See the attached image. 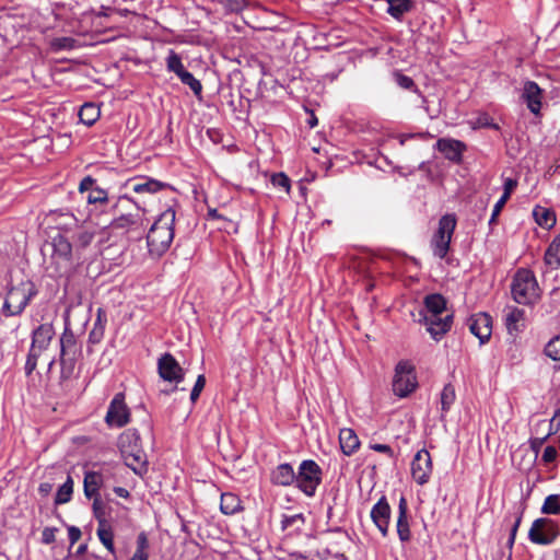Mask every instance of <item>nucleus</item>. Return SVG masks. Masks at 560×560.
Instances as JSON below:
<instances>
[{
	"label": "nucleus",
	"instance_id": "9b49d317",
	"mask_svg": "<svg viewBox=\"0 0 560 560\" xmlns=\"http://www.w3.org/2000/svg\"><path fill=\"white\" fill-rule=\"evenodd\" d=\"M165 62L167 71L175 73L180 82L189 86L194 95L200 100L202 97V84L191 72L186 70L180 56L175 50L171 49Z\"/></svg>",
	"mask_w": 560,
	"mask_h": 560
},
{
	"label": "nucleus",
	"instance_id": "e2e57ef3",
	"mask_svg": "<svg viewBox=\"0 0 560 560\" xmlns=\"http://www.w3.org/2000/svg\"><path fill=\"white\" fill-rule=\"evenodd\" d=\"M207 137L215 144L220 143L222 141V132L217 129V128H208L207 131Z\"/></svg>",
	"mask_w": 560,
	"mask_h": 560
},
{
	"label": "nucleus",
	"instance_id": "7c9ffc66",
	"mask_svg": "<svg viewBox=\"0 0 560 560\" xmlns=\"http://www.w3.org/2000/svg\"><path fill=\"white\" fill-rule=\"evenodd\" d=\"M535 222L542 229L550 230L557 222L556 213L548 208L536 206L533 210Z\"/></svg>",
	"mask_w": 560,
	"mask_h": 560
},
{
	"label": "nucleus",
	"instance_id": "58836bf2",
	"mask_svg": "<svg viewBox=\"0 0 560 560\" xmlns=\"http://www.w3.org/2000/svg\"><path fill=\"white\" fill-rule=\"evenodd\" d=\"M84 198L89 205L95 206L96 209L108 203L109 200L108 191L98 186L89 191V194L84 196Z\"/></svg>",
	"mask_w": 560,
	"mask_h": 560
},
{
	"label": "nucleus",
	"instance_id": "69168bd1",
	"mask_svg": "<svg viewBox=\"0 0 560 560\" xmlns=\"http://www.w3.org/2000/svg\"><path fill=\"white\" fill-rule=\"evenodd\" d=\"M521 522H522V512L518 513V515L516 516L512 527H511V530H510V536L515 538L516 537V533H517V529L521 525Z\"/></svg>",
	"mask_w": 560,
	"mask_h": 560
},
{
	"label": "nucleus",
	"instance_id": "13d9d810",
	"mask_svg": "<svg viewBox=\"0 0 560 560\" xmlns=\"http://www.w3.org/2000/svg\"><path fill=\"white\" fill-rule=\"evenodd\" d=\"M558 452L555 446L548 445L542 453V462L545 464H550L556 460Z\"/></svg>",
	"mask_w": 560,
	"mask_h": 560
},
{
	"label": "nucleus",
	"instance_id": "a878e982",
	"mask_svg": "<svg viewBox=\"0 0 560 560\" xmlns=\"http://www.w3.org/2000/svg\"><path fill=\"white\" fill-rule=\"evenodd\" d=\"M107 325V314L103 307H98L96 310V318L94 320L93 327L89 332L88 343L89 345H98L105 335V328Z\"/></svg>",
	"mask_w": 560,
	"mask_h": 560
},
{
	"label": "nucleus",
	"instance_id": "9d476101",
	"mask_svg": "<svg viewBox=\"0 0 560 560\" xmlns=\"http://www.w3.org/2000/svg\"><path fill=\"white\" fill-rule=\"evenodd\" d=\"M457 219L454 213H446L439 220V226L431 240L433 255L440 259L445 258L450 250L452 236L456 229Z\"/></svg>",
	"mask_w": 560,
	"mask_h": 560
},
{
	"label": "nucleus",
	"instance_id": "473e14b6",
	"mask_svg": "<svg viewBox=\"0 0 560 560\" xmlns=\"http://www.w3.org/2000/svg\"><path fill=\"white\" fill-rule=\"evenodd\" d=\"M240 498L232 493L225 492L221 494L220 510L225 515H233L242 510Z\"/></svg>",
	"mask_w": 560,
	"mask_h": 560
},
{
	"label": "nucleus",
	"instance_id": "6ab92c4d",
	"mask_svg": "<svg viewBox=\"0 0 560 560\" xmlns=\"http://www.w3.org/2000/svg\"><path fill=\"white\" fill-rule=\"evenodd\" d=\"M470 332L480 343H486L492 334V317L483 312L471 315L467 320Z\"/></svg>",
	"mask_w": 560,
	"mask_h": 560
},
{
	"label": "nucleus",
	"instance_id": "864d4df0",
	"mask_svg": "<svg viewBox=\"0 0 560 560\" xmlns=\"http://www.w3.org/2000/svg\"><path fill=\"white\" fill-rule=\"evenodd\" d=\"M508 202V200L503 199L500 197V199L495 202L494 207H493V210H492V213H491V217H490V220H489V225H493L497 223V219L499 217V214L501 213L503 207L505 206V203Z\"/></svg>",
	"mask_w": 560,
	"mask_h": 560
},
{
	"label": "nucleus",
	"instance_id": "774afa93",
	"mask_svg": "<svg viewBox=\"0 0 560 560\" xmlns=\"http://www.w3.org/2000/svg\"><path fill=\"white\" fill-rule=\"evenodd\" d=\"M114 492L118 497L124 498V499H128L130 497L129 491L126 488H122V487H115L114 488Z\"/></svg>",
	"mask_w": 560,
	"mask_h": 560
},
{
	"label": "nucleus",
	"instance_id": "09e8293b",
	"mask_svg": "<svg viewBox=\"0 0 560 560\" xmlns=\"http://www.w3.org/2000/svg\"><path fill=\"white\" fill-rule=\"evenodd\" d=\"M77 40L72 37H57L51 40V48L55 51L71 50L75 48Z\"/></svg>",
	"mask_w": 560,
	"mask_h": 560
},
{
	"label": "nucleus",
	"instance_id": "72a5a7b5",
	"mask_svg": "<svg viewBox=\"0 0 560 560\" xmlns=\"http://www.w3.org/2000/svg\"><path fill=\"white\" fill-rule=\"evenodd\" d=\"M96 535L102 545L108 550V552L115 556L116 549L114 545V530L110 524H100L96 529Z\"/></svg>",
	"mask_w": 560,
	"mask_h": 560
},
{
	"label": "nucleus",
	"instance_id": "20e7f679",
	"mask_svg": "<svg viewBox=\"0 0 560 560\" xmlns=\"http://www.w3.org/2000/svg\"><path fill=\"white\" fill-rule=\"evenodd\" d=\"M60 353V384L66 385L74 377L78 360L82 355V347L73 332L68 318L65 320V328L59 338Z\"/></svg>",
	"mask_w": 560,
	"mask_h": 560
},
{
	"label": "nucleus",
	"instance_id": "f8f14e48",
	"mask_svg": "<svg viewBox=\"0 0 560 560\" xmlns=\"http://www.w3.org/2000/svg\"><path fill=\"white\" fill-rule=\"evenodd\" d=\"M130 409L125 401V393L115 394L105 416V422L110 428H122L130 422Z\"/></svg>",
	"mask_w": 560,
	"mask_h": 560
},
{
	"label": "nucleus",
	"instance_id": "a19ab883",
	"mask_svg": "<svg viewBox=\"0 0 560 560\" xmlns=\"http://www.w3.org/2000/svg\"><path fill=\"white\" fill-rule=\"evenodd\" d=\"M560 307V288H555L549 293V298L547 301H545L540 310L542 311L544 315H551L556 311H558Z\"/></svg>",
	"mask_w": 560,
	"mask_h": 560
},
{
	"label": "nucleus",
	"instance_id": "5fc2aeb1",
	"mask_svg": "<svg viewBox=\"0 0 560 560\" xmlns=\"http://www.w3.org/2000/svg\"><path fill=\"white\" fill-rule=\"evenodd\" d=\"M56 532L55 527H45L42 532V542L45 545H50L56 540Z\"/></svg>",
	"mask_w": 560,
	"mask_h": 560
},
{
	"label": "nucleus",
	"instance_id": "c756f323",
	"mask_svg": "<svg viewBox=\"0 0 560 560\" xmlns=\"http://www.w3.org/2000/svg\"><path fill=\"white\" fill-rule=\"evenodd\" d=\"M388 8L386 12L397 21H402L406 13H409L415 9V2L412 0H388Z\"/></svg>",
	"mask_w": 560,
	"mask_h": 560
},
{
	"label": "nucleus",
	"instance_id": "f3484780",
	"mask_svg": "<svg viewBox=\"0 0 560 560\" xmlns=\"http://www.w3.org/2000/svg\"><path fill=\"white\" fill-rule=\"evenodd\" d=\"M435 148L447 161L454 164L463 162L464 152L467 150L465 142L453 138H440L435 143Z\"/></svg>",
	"mask_w": 560,
	"mask_h": 560
},
{
	"label": "nucleus",
	"instance_id": "6e6d98bb",
	"mask_svg": "<svg viewBox=\"0 0 560 560\" xmlns=\"http://www.w3.org/2000/svg\"><path fill=\"white\" fill-rule=\"evenodd\" d=\"M516 186H517L516 179L505 178L504 185H503L504 191H503V195L501 196V198L509 200L511 197V194L516 188Z\"/></svg>",
	"mask_w": 560,
	"mask_h": 560
},
{
	"label": "nucleus",
	"instance_id": "4c0bfd02",
	"mask_svg": "<svg viewBox=\"0 0 560 560\" xmlns=\"http://www.w3.org/2000/svg\"><path fill=\"white\" fill-rule=\"evenodd\" d=\"M456 399L455 387L452 384H446L441 392V418H444L445 415L451 410Z\"/></svg>",
	"mask_w": 560,
	"mask_h": 560
},
{
	"label": "nucleus",
	"instance_id": "1a4fd4ad",
	"mask_svg": "<svg viewBox=\"0 0 560 560\" xmlns=\"http://www.w3.org/2000/svg\"><path fill=\"white\" fill-rule=\"evenodd\" d=\"M295 476L294 486L306 497L312 498L323 481V469L315 460L304 459L300 464Z\"/></svg>",
	"mask_w": 560,
	"mask_h": 560
},
{
	"label": "nucleus",
	"instance_id": "c9c22d12",
	"mask_svg": "<svg viewBox=\"0 0 560 560\" xmlns=\"http://www.w3.org/2000/svg\"><path fill=\"white\" fill-rule=\"evenodd\" d=\"M305 525V516L303 513H298L293 515L283 514L281 518V529L288 530L292 529L293 533H301L303 526Z\"/></svg>",
	"mask_w": 560,
	"mask_h": 560
},
{
	"label": "nucleus",
	"instance_id": "412c9836",
	"mask_svg": "<svg viewBox=\"0 0 560 560\" xmlns=\"http://www.w3.org/2000/svg\"><path fill=\"white\" fill-rule=\"evenodd\" d=\"M544 98V90L535 82L527 80L523 84L522 100L534 115H539Z\"/></svg>",
	"mask_w": 560,
	"mask_h": 560
},
{
	"label": "nucleus",
	"instance_id": "4468645a",
	"mask_svg": "<svg viewBox=\"0 0 560 560\" xmlns=\"http://www.w3.org/2000/svg\"><path fill=\"white\" fill-rule=\"evenodd\" d=\"M158 372L162 380L175 383H182L185 378V371L179 365L173 354L166 352L158 360Z\"/></svg>",
	"mask_w": 560,
	"mask_h": 560
},
{
	"label": "nucleus",
	"instance_id": "b1692460",
	"mask_svg": "<svg viewBox=\"0 0 560 560\" xmlns=\"http://www.w3.org/2000/svg\"><path fill=\"white\" fill-rule=\"evenodd\" d=\"M296 476L291 464L283 463L271 470L270 481L275 486L289 487L295 483Z\"/></svg>",
	"mask_w": 560,
	"mask_h": 560
},
{
	"label": "nucleus",
	"instance_id": "e433bc0d",
	"mask_svg": "<svg viewBox=\"0 0 560 560\" xmlns=\"http://www.w3.org/2000/svg\"><path fill=\"white\" fill-rule=\"evenodd\" d=\"M393 78L395 83L399 88L418 94L425 102V97L423 96V94L421 93V91L419 90V88L417 86L416 82L411 77H408L400 71H394Z\"/></svg>",
	"mask_w": 560,
	"mask_h": 560
},
{
	"label": "nucleus",
	"instance_id": "0eeeda50",
	"mask_svg": "<svg viewBox=\"0 0 560 560\" xmlns=\"http://www.w3.org/2000/svg\"><path fill=\"white\" fill-rule=\"evenodd\" d=\"M55 336V328L50 323H44L33 329L31 338V347L25 362V374L30 376L37 366L39 357L45 352Z\"/></svg>",
	"mask_w": 560,
	"mask_h": 560
},
{
	"label": "nucleus",
	"instance_id": "ea45409f",
	"mask_svg": "<svg viewBox=\"0 0 560 560\" xmlns=\"http://www.w3.org/2000/svg\"><path fill=\"white\" fill-rule=\"evenodd\" d=\"M73 493V480L71 476L67 477V480L58 488L56 497H55V504H65L68 503Z\"/></svg>",
	"mask_w": 560,
	"mask_h": 560
},
{
	"label": "nucleus",
	"instance_id": "7ed1b4c3",
	"mask_svg": "<svg viewBox=\"0 0 560 560\" xmlns=\"http://www.w3.org/2000/svg\"><path fill=\"white\" fill-rule=\"evenodd\" d=\"M176 212L172 207L163 211L147 233V245L151 256L161 257L171 247L175 231Z\"/></svg>",
	"mask_w": 560,
	"mask_h": 560
},
{
	"label": "nucleus",
	"instance_id": "39448f33",
	"mask_svg": "<svg viewBox=\"0 0 560 560\" xmlns=\"http://www.w3.org/2000/svg\"><path fill=\"white\" fill-rule=\"evenodd\" d=\"M512 299L521 305L533 306L541 296L535 273L527 268L515 271L511 282Z\"/></svg>",
	"mask_w": 560,
	"mask_h": 560
},
{
	"label": "nucleus",
	"instance_id": "cd10ccee",
	"mask_svg": "<svg viewBox=\"0 0 560 560\" xmlns=\"http://www.w3.org/2000/svg\"><path fill=\"white\" fill-rule=\"evenodd\" d=\"M339 443L342 453L350 456L357 452L360 446L359 438L352 429L343 428L339 432Z\"/></svg>",
	"mask_w": 560,
	"mask_h": 560
},
{
	"label": "nucleus",
	"instance_id": "6e6552de",
	"mask_svg": "<svg viewBox=\"0 0 560 560\" xmlns=\"http://www.w3.org/2000/svg\"><path fill=\"white\" fill-rule=\"evenodd\" d=\"M418 378L415 365L408 360L399 361L394 370L392 388L399 398L410 396L418 388Z\"/></svg>",
	"mask_w": 560,
	"mask_h": 560
},
{
	"label": "nucleus",
	"instance_id": "bf43d9fd",
	"mask_svg": "<svg viewBox=\"0 0 560 560\" xmlns=\"http://www.w3.org/2000/svg\"><path fill=\"white\" fill-rule=\"evenodd\" d=\"M431 135L429 132H419V133H404V135H400L399 136V143L401 145H404L406 143L407 140L409 139H415V138H419V139H428L430 138Z\"/></svg>",
	"mask_w": 560,
	"mask_h": 560
},
{
	"label": "nucleus",
	"instance_id": "4be33fe9",
	"mask_svg": "<svg viewBox=\"0 0 560 560\" xmlns=\"http://www.w3.org/2000/svg\"><path fill=\"white\" fill-rule=\"evenodd\" d=\"M407 499L401 495L398 502V515L396 521V530L400 542L406 544L411 540V530L408 514Z\"/></svg>",
	"mask_w": 560,
	"mask_h": 560
},
{
	"label": "nucleus",
	"instance_id": "de8ad7c7",
	"mask_svg": "<svg viewBox=\"0 0 560 560\" xmlns=\"http://www.w3.org/2000/svg\"><path fill=\"white\" fill-rule=\"evenodd\" d=\"M545 354L553 361H560V335L548 341L545 347Z\"/></svg>",
	"mask_w": 560,
	"mask_h": 560
},
{
	"label": "nucleus",
	"instance_id": "2f4dec72",
	"mask_svg": "<svg viewBox=\"0 0 560 560\" xmlns=\"http://www.w3.org/2000/svg\"><path fill=\"white\" fill-rule=\"evenodd\" d=\"M126 185H131L132 191L137 194H155L166 186L164 183L153 178H147L142 182L129 180Z\"/></svg>",
	"mask_w": 560,
	"mask_h": 560
},
{
	"label": "nucleus",
	"instance_id": "4d7b16f0",
	"mask_svg": "<svg viewBox=\"0 0 560 560\" xmlns=\"http://www.w3.org/2000/svg\"><path fill=\"white\" fill-rule=\"evenodd\" d=\"M547 439H548L547 435H545L542 438H532V439H529V446H530V450L535 454V458H537V456H538V454L540 452V448L544 445V443L547 441Z\"/></svg>",
	"mask_w": 560,
	"mask_h": 560
},
{
	"label": "nucleus",
	"instance_id": "f704fd0d",
	"mask_svg": "<svg viewBox=\"0 0 560 560\" xmlns=\"http://www.w3.org/2000/svg\"><path fill=\"white\" fill-rule=\"evenodd\" d=\"M101 110L94 103H84L79 110V119L86 126H92L100 118Z\"/></svg>",
	"mask_w": 560,
	"mask_h": 560
},
{
	"label": "nucleus",
	"instance_id": "680f3d73",
	"mask_svg": "<svg viewBox=\"0 0 560 560\" xmlns=\"http://www.w3.org/2000/svg\"><path fill=\"white\" fill-rule=\"evenodd\" d=\"M371 448L375 452L384 453L387 456H389L390 458L395 457V453H394L393 448L387 444H372Z\"/></svg>",
	"mask_w": 560,
	"mask_h": 560
},
{
	"label": "nucleus",
	"instance_id": "c85d7f7f",
	"mask_svg": "<svg viewBox=\"0 0 560 560\" xmlns=\"http://www.w3.org/2000/svg\"><path fill=\"white\" fill-rule=\"evenodd\" d=\"M140 433L137 429H128L118 438V446L122 452H136L140 447Z\"/></svg>",
	"mask_w": 560,
	"mask_h": 560
},
{
	"label": "nucleus",
	"instance_id": "423d86ee",
	"mask_svg": "<svg viewBox=\"0 0 560 560\" xmlns=\"http://www.w3.org/2000/svg\"><path fill=\"white\" fill-rule=\"evenodd\" d=\"M37 294L38 290L31 280L11 285L1 307V314L5 317L20 316Z\"/></svg>",
	"mask_w": 560,
	"mask_h": 560
},
{
	"label": "nucleus",
	"instance_id": "dca6fc26",
	"mask_svg": "<svg viewBox=\"0 0 560 560\" xmlns=\"http://www.w3.org/2000/svg\"><path fill=\"white\" fill-rule=\"evenodd\" d=\"M370 516L382 536L387 537L389 533L392 509L385 495L381 497V499L372 506Z\"/></svg>",
	"mask_w": 560,
	"mask_h": 560
},
{
	"label": "nucleus",
	"instance_id": "49530a36",
	"mask_svg": "<svg viewBox=\"0 0 560 560\" xmlns=\"http://www.w3.org/2000/svg\"><path fill=\"white\" fill-rule=\"evenodd\" d=\"M545 514H559L560 513V494H550L545 499L541 508Z\"/></svg>",
	"mask_w": 560,
	"mask_h": 560
},
{
	"label": "nucleus",
	"instance_id": "79ce46f5",
	"mask_svg": "<svg viewBox=\"0 0 560 560\" xmlns=\"http://www.w3.org/2000/svg\"><path fill=\"white\" fill-rule=\"evenodd\" d=\"M125 460L126 465L139 476H142L148 470L147 462L142 459L140 454L130 452V454L125 457Z\"/></svg>",
	"mask_w": 560,
	"mask_h": 560
},
{
	"label": "nucleus",
	"instance_id": "052dcab7",
	"mask_svg": "<svg viewBox=\"0 0 560 560\" xmlns=\"http://www.w3.org/2000/svg\"><path fill=\"white\" fill-rule=\"evenodd\" d=\"M81 529L77 526L68 527V538L70 541V547H72L80 538H81Z\"/></svg>",
	"mask_w": 560,
	"mask_h": 560
},
{
	"label": "nucleus",
	"instance_id": "bb28decb",
	"mask_svg": "<svg viewBox=\"0 0 560 560\" xmlns=\"http://www.w3.org/2000/svg\"><path fill=\"white\" fill-rule=\"evenodd\" d=\"M104 485V476L101 471H85L83 479V491L88 499L101 495L100 489Z\"/></svg>",
	"mask_w": 560,
	"mask_h": 560
},
{
	"label": "nucleus",
	"instance_id": "c03bdc74",
	"mask_svg": "<svg viewBox=\"0 0 560 560\" xmlns=\"http://www.w3.org/2000/svg\"><path fill=\"white\" fill-rule=\"evenodd\" d=\"M93 499V504H92V510H93V515L95 517V520L97 521V524H106L108 523L106 516V505L105 503L103 502L101 495H96V497H92Z\"/></svg>",
	"mask_w": 560,
	"mask_h": 560
},
{
	"label": "nucleus",
	"instance_id": "5701e85b",
	"mask_svg": "<svg viewBox=\"0 0 560 560\" xmlns=\"http://www.w3.org/2000/svg\"><path fill=\"white\" fill-rule=\"evenodd\" d=\"M504 323L510 335H517L526 327L525 311L516 306L505 308Z\"/></svg>",
	"mask_w": 560,
	"mask_h": 560
},
{
	"label": "nucleus",
	"instance_id": "338daca9",
	"mask_svg": "<svg viewBox=\"0 0 560 560\" xmlns=\"http://www.w3.org/2000/svg\"><path fill=\"white\" fill-rule=\"evenodd\" d=\"M559 430H560V420L557 421V420L551 419L550 424H549V431L546 435L549 438L550 435L556 434Z\"/></svg>",
	"mask_w": 560,
	"mask_h": 560
},
{
	"label": "nucleus",
	"instance_id": "a211bd4d",
	"mask_svg": "<svg viewBox=\"0 0 560 560\" xmlns=\"http://www.w3.org/2000/svg\"><path fill=\"white\" fill-rule=\"evenodd\" d=\"M144 222L145 218L143 213L137 211L135 213L120 214L114 218L108 224V228L113 231L138 232L144 231Z\"/></svg>",
	"mask_w": 560,
	"mask_h": 560
},
{
	"label": "nucleus",
	"instance_id": "603ef678",
	"mask_svg": "<svg viewBox=\"0 0 560 560\" xmlns=\"http://www.w3.org/2000/svg\"><path fill=\"white\" fill-rule=\"evenodd\" d=\"M96 186H97L96 185V179L93 178L92 176L88 175L84 178H82V180L80 182V184H79V191L84 197V196H86L89 194V191L94 189Z\"/></svg>",
	"mask_w": 560,
	"mask_h": 560
},
{
	"label": "nucleus",
	"instance_id": "f03ea898",
	"mask_svg": "<svg viewBox=\"0 0 560 560\" xmlns=\"http://www.w3.org/2000/svg\"><path fill=\"white\" fill-rule=\"evenodd\" d=\"M415 322L424 325L431 338L440 341L452 328L454 314L447 311V301L440 293L424 296L423 306Z\"/></svg>",
	"mask_w": 560,
	"mask_h": 560
},
{
	"label": "nucleus",
	"instance_id": "37998d69",
	"mask_svg": "<svg viewBox=\"0 0 560 560\" xmlns=\"http://www.w3.org/2000/svg\"><path fill=\"white\" fill-rule=\"evenodd\" d=\"M149 547L148 537L144 532L140 533L137 537V549L130 560H148L149 555L147 549Z\"/></svg>",
	"mask_w": 560,
	"mask_h": 560
},
{
	"label": "nucleus",
	"instance_id": "2eb2a0df",
	"mask_svg": "<svg viewBox=\"0 0 560 560\" xmlns=\"http://www.w3.org/2000/svg\"><path fill=\"white\" fill-rule=\"evenodd\" d=\"M432 469L430 453L425 448L418 451L411 462V476L413 480L420 486L428 483Z\"/></svg>",
	"mask_w": 560,
	"mask_h": 560
},
{
	"label": "nucleus",
	"instance_id": "3c124183",
	"mask_svg": "<svg viewBox=\"0 0 560 560\" xmlns=\"http://www.w3.org/2000/svg\"><path fill=\"white\" fill-rule=\"evenodd\" d=\"M205 385H206L205 375L203 374L198 375L196 383L190 392V400L192 404H195L197 401V399L199 398L202 389L205 388Z\"/></svg>",
	"mask_w": 560,
	"mask_h": 560
},
{
	"label": "nucleus",
	"instance_id": "393cba45",
	"mask_svg": "<svg viewBox=\"0 0 560 560\" xmlns=\"http://www.w3.org/2000/svg\"><path fill=\"white\" fill-rule=\"evenodd\" d=\"M544 275L560 268V234L557 235L546 248L544 254Z\"/></svg>",
	"mask_w": 560,
	"mask_h": 560
},
{
	"label": "nucleus",
	"instance_id": "8fccbe9b",
	"mask_svg": "<svg viewBox=\"0 0 560 560\" xmlns=\"http://www.w3.org/2000/svg\"><path fill=\"white\" fill-rule=\"evenodd\" d=\"M271 183L275 187L283 188L287 192L290 190V179L284 173H276L271 176Z\"/></svg>",
	"mask_w": 560,
	"mask_h": 560
},
{
	"label": "nucleus",
	"instance_id": "a18cd8bd",
	"mask_svg": "<svg viewBox=\"0 0 560 560\" xmlns=\"http://www.w3.org/2000/svg\"><path fill=\"white\" fill-rule=\"evenodd\" d=\"M222 8L228 14H238L244 11L248 2L246 0H221Z\"/></svg>",
	"mask_w": 560,
	"mask_h": 560
},
{
	"label": "nucleus",
	"instance_id": "aec40b11",
	"mask_svg": "<svg viewBox=\"0 0 560 560\" xmlns=\"http://www.w3.org/2000/svg\"><path fill=\"white\" fill-rule=\"evenodd\" d=\"M548 518H537L533 522L528 532V538L537 545H550L556 539V533Z\"/></svg>",
	"mask_w": 560,
	"mask_h": 560
},
{
	"label": "nucleus",
	"instance_id": "ddd939ff",
	"mask_svg": "<svg viewBox=\"0 0 560 560\" xmlns=\"http://www.w3.org/2000/svg\"><path fill=\"white\" fill-rule=\"evenodd\" d=\"M75 229L72 232V245L74 248V254L77 258V262H79L82 258L83 252L92 244L94 237L97 233V228L93 223H84L78 225V221L72 223V226Z\"/></svg>",
	"mask_w": 560,
	"mask_h": 560
},
{
	"label": "nucleus",
	"instance_id": "0e129e2a",
	"mask_svg": "<svg viewBox=\"0 0 560 560\" xmlns=\"http://www.w3.org/2000/svg\"><path fill=\"white\" fill-rule=\"evenodd\" d=\"M52 490V485L50 482H42L39 483L38 486V492L43 495V497H46L50 493V491Z\"/></svg>",
	"mask_w": 560,
	"mask_h": 560
},
{
	"label": "nucleus",
	"instance_id": "f257e3e1",
	"mask_svg": "<svg viewBox=\"0 0 560 560\" xmlns=\"http://www.w3.org/2000/svg\"><path fill=\"white\" fill-rule=\"evenodd\" d=\"M51 215L58 222V232L51 236L49 246L51 248L50 262L48 269L52 270L54 277H63L69 275L77 260L72 242L63 232H69L72 223L77 222V218L71 213L52 212Z\"/></svg>",
	"mask_w": 560,
	"mask_h": 560
}]
</instances>
